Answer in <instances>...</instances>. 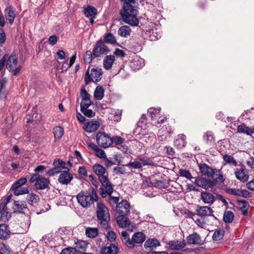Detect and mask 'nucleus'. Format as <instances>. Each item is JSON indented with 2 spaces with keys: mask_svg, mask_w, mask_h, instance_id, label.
Segmentation results:
<instances>
[{
  "mask_svg": "<svg viewBox=\"0 0 254 254\" xmlns=\"http://www.w3.org/2000/svg\"><path fill=\"white\" fill-rule=\"evenodd\" d=\"M54 167L53 168L49 170L46 172V175L52 176L54 175L55 174L61 173L63 171V168H65V167L64 166H59Z\"/></svg>",
  "mask_w": 254,
  "mask_h": 254,
  "instance_id": "4c0bfd02",
  "label": "nucleus"
},
{
  "mask_svg": "<svg viewBox=\"0 0 254 254\" xmlns=\"http://www.w3.org/2000/svg\"><path fill=\"white\" fill-rule=\"evenodd\" d=\"M131 32L130 27L127 25L121 26L118 31V34L124 37H127L130 35Z\"/></svg>",
  "mask_w": 254,
  "mask_h": 254,
  "instance_id": "7c9ffc66",
  "label": "nucleus"
},
{
  "mask_svg": "<svg viewBox=\"0 0 254 254\" xmlns=\"http://www.w3.org/2000/svg\"><path fill=\"white\" fill-rule=\"evenodd\" d=\"M104 96V89L102 86H98L94 92V97L98 100H102Z\"/></svg>",
  "mask_w": 254,
  "mask_h": 254,
  "instance_id": "c9c22d12",
  "label": "nucleus"
},
{
  "mask_svg": "<svg viewBox=\"0 0 254 254\" xmlns=\"http://www.w3.org/2000/svg\"><path fill=\"white\" fill-rule=\"evenodd\" d=\"M96 212L97 219L100 221V224L102 228L108 229L110 215L107 207L102 202H98Z\"/></svg>",
  "mask_w": 254,
  "mask_h": 254,
  "instance_id": "7ed1b4c3",
  "label": "nucleus"
},
{
  "mask_svg": "<svg viewBox=\"0 0 254 254\" xmlns=\"http://www.w3.org/2000/svg\"><path fill=\"white\" fill-rule=\"evenodd\" d=\"M234 217V213L231 211H228L224 213L223 220L226 223H230L233 220Z\"/></svg>",
  "mask_w": 254,
  "mask_h": 254,
  "instance_id": "49530a36",
  "label": "nucleus"
},
{
  "mask_svg": "<svg viewBox=\"0 0 254 254\" xmlns=\"http://www.w3.org/2000/svg\"><path fill=\"white\" fill-rule=\"evenodd\" d=\"M125 166L134 169H139L142 168V164L140 162L138 158L135 159L133 162H130Z\"/></svg>",
  "mask_w": 254,
  "mask_h": 254,
  "instance_id": "79ce46f5",
  "label": "nucleus"
},
{
  "mask_svg": "<svg viewBox=\"0 0 254 254\" xmlns=\"http://www.w3.org/2000/svg\"><path fill=\"white\" fill-rule=\"evenodd\" d=\"M104 41L106 43L112 44H115L117 42L115 36L111 33L105 34Z\"/></svg>",
  "mask_w": 254,
  "mask_h": 254,
  "instance_id": "de8ad7c7",
  "label": "nucleus"
},
{
  "mask_svg": "<svg viewBox=\"0 0 254 254\" xmlns=\"http://www.w3.org/2000/svg\"><path fill=\"white\" fill-rule=\"evenodd\" d=\"M0 254H10L8 248L4 244H0Z\"/></svg>",
  "mask_w": 254,
  "mask_h": 254,
  "instance_id": "0e129e2a",
  "label": "nucleus"
},
{
  "mask_svg": "<svg viewBox=\"0 0 254 254\" xmlns=\"http://www.w3.org/2000/svg\"><path fill=\"white\" fill-rule=\"evenodd\" d=\"M77 202L84 208H89L95 201H98L97 192L93 188L86 191H81L76 195Z\"/></svg>",
  "mask_w": 254,
  "mask_h": 254,
  "instance_id": "f03ea898",
  "label": "nucleus"
},
{
  "mask_svg": "<svg viewBox=\"0 0 254 254\" xmlns=\"http://www.w3.org/2000/svg\"><path fill=\"white\" fill-rule=\"evenodd\" d=\"M195 183L205 190L211 189L215 185V181L205 178H195Z\"/></svg>",
  "mask_w": 254,
  "mask_h": 254,
  "instance_id": "9d476101",
  "label": "nucleus"
},
{
  "mask_svg": "<svg viewBox=\"0 0 254 254\" xmlns=\"http://www.w3.org/2000/svg\"><path fill=\"white\" fill-rule=\"evenodd\" d=\"M63 171L59 176L58 181L62 185H67L70 183L73 179L72 174L69 172V169L66 167L63 168Z\"/></svg>",
  "mask_w": 254,
  "mask_h": 254,
  "instance_id": "1a4fd4ad",
  "label": "nucleus"
},
{
  "mask_svg": "<svg viewBox=\"0 0 254 254\" xmlns=\"http://www.w3.org/2000/svg\"><path fill=\"white\" fill-rule=\"evenodd\" d=\"M118 252V248L114 244L108 247H104L101 249L102 254H116Z\"/></svg>",
  "mask_w": 254,
  "mask_h": 254,
  "instance_id": "5701e85b",
  "label": "nucleus"
},
{
  "mask_svg": "<svg viewBox=\"0 0 254 254\" xmlns=\"http://www.w3.org/2000/svg\"><path fill=\"white\" fill-rule=\"evenodd\" d=\"M223 159L227 163L231 164L234 166H236L237 165V161L232 156L225 155L223 156Z\"/></svg>",
  "mask_w": 254,
  "mask_h": 254,
  "instance_id": "8fccbe9b",
  "label": "nucleus"
},
{
  "mask_svg": "<svg viewBox=\"0 0 254 254\" xmlns=\"http://www.w3.org/2000/svg\"><path fill=\"white\" fill-rule=\"evenodd\" d=\"M114 172L117 175L123 174L126 173V169L124 166H118L114 168Z\"/></svg>",
  "mask_w": 254,
  "mask_h": 254,
  "instance_id": "680f3d73",
  "label": "nucleus"
},
{
  "mask_svg": "<svg viewBox=\"0 0 254 254\" xmlns=\"http://www.w3.org/2000/svg\"><path fill=\"white\" fill-rule=\"evenodd\" d=\"M27 179L25 177H22L13 184L11 189L12 190L19 189L21 186L26 184Z\"/></svg>",
  "mask_w": 254,
  "mask_h": 254,
  "instance_id": "ea45409f",
  "label": "nucleus"
},
{
  "mask_svg": "<svg viewBox=\"0 0 254 254\" xmlns=\"http://www.w3.org/2000/svg\"><path fill=\"white\" fill-rule=\"evenodd\" d=\"M203 139L206 143H211L214 141V135L211 131H207L203 135Z\"/></svg>",
  "mask_w": 254,
  "mask_h": 254,
  "instance_id": "09e8293b",
  "label": "nucleus"
},
{
  "mask_svg": "<svg viewBox=\"0 0 254 254\" xmlns=\"http://www.w3.org/2000/svg\"><path fill=\"white\" fill-rule=\"evenodd\" d=\"M83 13L87 17L95 16L97 14V10L93 6L88 5L83 7Z\"/></svg>",
  "mask_w": 254,
  "mask_h": 254,
  "instance_id": "c756f323",
  "label": "nucleus"
},
{
  "mask_svg": "<svg viewBox=\"0 0 254 254\" xmlns=\"http://www.w3.org/2000/svg\"><path fill=\"white\" fill-rule=\"evenodd\" d=\"M109 51V49L104 42L102 41H98L93 50V54L96 57H98L101 55L106 54Z\"/></svg>",
  "mask_w": 254,
  "mask_h": 254,
  "instance_id": "f8f14e48",
  "label": "nucleus"
},
{
  "mask_svg": "<svg viewBox=\"0 0 254 254\" xmlns=\"http://www.w3.org/2000/svg\"><path fill=\"white\" fill-rule=\"evenodd\" d=\"M96 141L99 146L104 148H107L113 144L112 138L108 134L102 132L97 133Z\"/></svg>",
  "mask_w": 254,
  "mask_h": 254,
  "instance_id": "0eeeda50",
  "label": "nucleus"
},
{
  "mask_svg": "<svg viewBox=\"0 0 254 254\" xmlns=\"http://www.w3.org/2000/svg\"><path fill=\"white\" fill-rule=\"evenodd\" d=\"M32 183L35 182V186L38 190H44L47 188L50 184V180L48 178L42 177L39 173L33 175L29 180Z\"/></svg>",
  "mask_w": 254,
  "mask_h": 254,
  "instance_id": "39448f33",
  "label": "nucleus"
},
{
  "mask_svg": "<svg viewBox=\"0 0 254 254\" xmlns=\"http://www.w3.org/2000/svg\"><path fill=\"white\" fill-rule=\"evenodd\" d=\"M92 60V52L90 51H87L84 56V62L86 64H89Z\"/></svg>",
  "mask_w": 254,
  "mask_h": 254,
  "instance_id": "5fc2aeb1",
  "label": "nucleus"
},
{
  "mask_svg": "<svg viewBox=\"0 0 254 254\" xmlns=\"http://www.w3.org/2000/svg\"><path fill=\"white\" fill-rule=\"evenodd\" d=\"M237 179L242 182H247L249 178L248 171L245 168H237L235 172Z\"/></svg>",
  "mask_w": 254,
  "mask_h": 254,
  "instance_id": "f3484780",
  "label": "nucleus"
},
{
  "mask_svg": "<svg viewBox=\"0 0 254 254\" xmlns=\"http://www.w3.org/2000/svg\"><path fill=\"white\" fill-rule=\"evenodd\" d=\"M119 200H120V198L118 196H112V195H110L109 196L108 201H109V203L111 205H114L115 204L117 205V204L119 203Z\"/></svg>",
  "mask_w": 254,
  "mask_h": 254,
  "instance_id": "864d4df0",
  "label": "nucleus"
},
{
  "mask_svg": "<svg viewBox=\"0 0 254 254\" xmlns=\"http://www.w3.org/2000/svg\"><path fill=\"white\" fill-rule=\"evenodd\" d=\"M226 192L234 195L239 196L240 190L237 189L229 188L226 190Z\"/></svg>",
  "mask_w": 254,
  "mask_h": 254,
  "instance_id": "e2e57ef3",
  "label": "nucleus"
},
{
  "mask_svg": "<svg viewBox=\"0 0 254 254\" xmlns=\"http://www.w3.org/2000/svg\"><path fill=\"white\" fill-rule=\"evenodd\" d=\"M138 160L142 164V167L144 166H153L154 165V163L151 160V159L146 157H140L138 158Z\"/></svg>",
  "mask_w": 254,
  "mask_h": 254,
  "instance_id": "a19ab883",
  "label": "nucleus"
},
{
  "mask_svg": "<svg viewBox=\"0 0 254 254\" xmlns=\"http://www.w3.org/2000/svg\"><path fill=\"white\" fill-rule=\"evenodd\" d=\"M102 69L100 68H93L90 71L88 69L85 74V84H89L91 81L94 82L99 81L102 78Z\"/></svg>",
  "mask_w": 254,
  "mask_h": 254,
  "instance_id": "20e7f679",
  "label": "nucleus"
},
{
  "mask_svg": "<svg viewBox=\"0 0 254 254\" xmlns=\"http://www.w3.org/2000/svg\"><path fill=\"white\" fill-rule=\"evenodd\" d=\"M224 235V231L223 229L216 230L214 232L212 239L214 241H219L221 240Z\"/></svg>",
  "mask_w": 254,
  "mask_h": 254,
  "instance_id": "37998d69",
  "label": "nucleus"
},
{
  "mask_svg": "<svg viewBox=\"0 0 254 254\" xmlns=\"http://www.w3.org/2000/svg\"><path fill=\"white\" fill-rule=\"evenodd\" d=\"M169 245L172 250H179L184 248L186 245V243L185 240L171 241L169 242Z\"/></svg>",
  "mask_w": 254,
  "mask_h": 254,
  "instance_id": "4be33fe9",
  "label": "nucleus"
},
{
  "mask_svg": "<svg viewBox=\"0 0 254 254\" xmlns=\"http://www.w3.org/2000/svg\"><path fill=\"white\" fill-rule=\"evenodd\" d=\"M144 247L153 249L156 247L160 246L159 241L156 239H149L144 243Z\"/></svg>",
  "mask_w": 254,
  "mask_h": 254,
  "instance_id": "72a5a7b5",
  "label": "nucleus"
},
{
  "mask_svg": "<svg viewBox=\"0 0 254 254\" xmlns=\"http://www.w3.org/2000/svg\"><path fill=\"white\" fill-rule=\"evenodd\" d=\"M26 203L24 201H15L14 202V209L19 212H23V210L27 208Z\"/></svg>",
  "mask_w": 254,
  "mask_h": 254,
  "instance_id": "2f4dec72",
  "label": "nucleus"
},
{
  "mask_svg": "<svg viewBox=\"0 0 254 254\" xmlns=\"http://www.w3.org/2000/svg\"><path fill=\"white\" fill-rule=\"evenodd\" d=\"M144 65V63L143 60L140 57H136L132 60L131 66L134 70H138L143 67Z\"/></svg>",
  "mask_w": 254,
  "mask_h": 254,
  "instance_id": "a878e982",
  "label": "nucleus"
},
{
  "mask_svg": "<svg viewBox=\"0 0 254 254\" xmlns=\"http://www.w3.org/2000/svg\"><path fill=\"white\" fill-rule=\"evenodd\" d=\"M95 154L96 156L100 158H104L106 157L105 151L99 148L95 151Z\"/></svg>",
  "mask_w": 254,
  "mask_h": 254,
  "instance_id": "338daca9",
  "label": "nucleus"
},
{
  "mask_svg": "<svg viewBox=\"0 0 254 254\" xmlns=\"http://www.w3.org/2000/svg\"><path fill=\"white\" fill-rule=\"evenodd\" d=\"M132 240L134 243L141 244L145 240V236L141 232L135 233L132 237Z\"/></svg>",
  "mask_w": 254,
  "mask_h": 254,
  "instance_id": "473e14b6",
  "label": "nucleus"
},
{
  "mask_svg": "<svg viewBox=\"0 0 254 254\" xmlns=\"http://www.w3.org/2000/svg\"><path fill=\"white\" fill-rule=\"evenodd\" d=\"M200 198L204 203L210 205L213 203L215 200L213 194L207 191H202L200 194Z\"/></svg>",
  "mask_w": 254,
  "mask_h": 254,
  "instance_id": "a211bd4d",
  "label": "nucleus"
},
{
  "mask_svg": "<svg viewBox=\"0 0 254 254\" xmlns=\"http://www.w3.org/2000/svg\"><path fill=\"white\" fill-rule=\"evenodd\" d=\"M137 2L134 3H125L123 4L120 14L123 21L131 26H137L139 20L137 17L138 10L136 8Z\"/></svg>",
  "mask_w": 254,
  "mask_h": 254,
  "instance_id": "f257e3e1",
  "label": "nucleus"
},
{
  "mask_svg": "<svg viewBox=\"0 0 254 254\" xmlns=\"http://www.w3.org/2000/svg\"><path fill=\"white\" fill-rule=\"evenodd\" d=\"M80 96L82 99L80 103V111L88 108L92 104L90 100V95L84 88L81 90Z\"/></svg>",
  "mask_w": 254,
  "mask_h": 254,
  "instance_id": "9b49d317",
  "label": "nucleus"
},
{
  "mask_svg": "<svg viewBox=\"0 0 254 254\" xmlns=\"http://www.w3.org/2000/svg\"><path fill=\"white\" fill-rule=\"evenodd\" d=\"M199 169L202 175L212 178H214L215 174V169H212L205 163L199 164Z\"/></svg>",
  "mask_w": 254,
  "mask_h": 254,
  "instance_id": "2eb2a0df",
  "label": "nucleus"
},
{
  "mask_svg": "<svg viewBox=\"0 0 254 254\" xmlns=\"http://www.w3.org/2000/svg\"><path fill=\"white\" fill-rule=\"evenodd\" d=\"M160 111L159 109L151 108L148 110V113L153 119V118H156L159 117Z\"/></svg>",
  "mask_w": 254,
  "mask_h": 254,
  "instance_id": "3c124183",
  "label": "nucleus"
},
{
  "mask_svg": "<svg viewBox=\"0 0 254 254\" xmlns=\"http://www.w3.org/2000/svg\"><path fill=\"white\" fill-rule=\"evenodd\" d=\"M5 17L6 19L8 21L10 24H12L14 20L15 17V11L12 8V7L9 6L7 7L5 10Z\"/></svg>",
  "mask_w": 254,
  "mask_h": 254,
  "instance_id": "bb28decb",
  "label": "nucleus"
},
{
  "mask_svg": "<svg viewBox=\"0 0 254 254\" xmlns=\"http://www.w3.org/2000/svg\"><path fill=\"white\" fill-rule=\"evenodd\" d=\"M27 199L28 203L31 205H34L37 203L39 200V196L33 193L28 195L27 196Z\"/></svg>",
  "mask_w": 254,
  "mask_h": 254,
  "instance_id": "a18cd8bd",
  "label": "nucleus"
},
{
  "mask_svg": "<svg viewBox=\"0 0 254 254\" xmlns=\"http://www.w3.org/2000/svg\"><path fill=\"white\" fill-rule=\"evenodd\" d=\"M9 201L8 197L5 198L0 204V220L2 222H6L8 220L10 217V214L8 211V208L6 206Z\"/></svg>",
  "mask_w": 254,
  "mask_h": 254,
  "instance_id": "6e6552de",
  "label": "nucleus"
},
{
  "mask_svg": "<svg viewBox=\"0 0 254 254\" xmlns=\"http://www.w3.org/2000/svg\"><path fill=\"white\" fill-rule=\"evenodd\" d=\"M75 249L71 247H67L64 249L60 254H76Z\"/></svg>",
  "mask_w": 254,
  "mask_h": 254,
  "instance_id": "4d7b16f0",
  "label": "nucleus"
},
{
  "mask_svg": "<svg viewBox=\"0 0 254 254\" xmlns=\"http://www.w3.org/2000/svg\"><path fill=\"white\" fill-rule=\"evenodd\" d=\"M14 194L15 195H19L23 194H27L28 193L29 190L27 188H19L18 189L13 190Z\"/></svg>",
  "mask_w": 254,
  "mask_h": 254,
  "instance_id": "603ef678",
  "label": "nucleus"
},
{
  "mask_svg": "<svg viewBox=\"0 0 254 254\" xmlns=\"http://www.w3.org/2000/svg\"><path fill=\"white\" fill-rule=\"evenodd\" d=\"M99 126L98 121H90L84 124V128L87 132H91L96 130Z\"/></svg>",
  "mask_w": 254,
  "mask_h": 254,
  "instance_id": "aec40b11",
  "label": "nucleus"
},
{
  "mask_svg": "<svg viewBox=\"0 0 254 254\" xmlns=\"http://www.w3.org/2000/svg\"><path fill=\"white\" fill-rule=\"evenodd\" d=\"M125 216L120 214L117 218V224L121 227H126L130 224L129 220Z\"/></svg>",
  "mask_w": 254,
  "mask_h": 254,
  "instance_id": "c85d7f7f",
  "label": "nucleus"
},
{
  "mask_svg": "<svg viewBox=\"0 0 254 254\" xmlns=\"http://www.w3.org/2000/svg\"><path fill=\"white\" fill-rule=\"evenodd\" d=\"M85 234L88 238H95L98 234V230L96 228L87 227L85 230Z\"/></svg>",
  "mask_w": 254,
  "mask_h": 254,
  "instance_id": "e433bc0d",
  "label": "nucleus"
},
{
  "mask_svg": "<svg viewBox=\"0 0 254 254\" xmlns=\"http://www.w3.org/2000/svg\"><path fill=\"white\" fill-rule=\"evenodd\" d=\"M81 112L86 117L88 118H92L95 116V113L92 110L88 109L86 108V109L82 110Z\"/></svg>",
  "mask_w": 254,
  "mask_h": 254,
  "instance_id": "13d9d810",
  "label": "nucleus"
},
{
  "mask_svg": "<svg viewBox=\"0 0 254 254\" xmlns=\"http://www.w3.org/2000/svg\"><path fill=\"white\" fill-rule=\"evenodd\" d=\"M10 235L8 226L5 224H0V239L5 240L9 237Z\"/></svg>",
  "mask_w": 254,
  "mask_h": 254,
  "instance_id": "412c9836",
  "label": "nucleus"
},
{
  "mask_svg": "<svg viewBox=\"0 0 254 254\" xmlns=\"http://www.w3.org/2000/svg\"><path fill=\"white\" fill-rule=\"evenodd\" d=\"M88 243L83 240H77L74 242V248L76 253H84L87 247Z\"/></svg>",
  "mask_w": 254,
  "mask_h": 254,
  "instance_id": "6ab92c4d",
  "label": "nucleus"
},
{
  "mask_svg": "<svg viewBox=\"0 0 254 254\" xmlns=\"http://www.w3.org/2000/svg\"><path fill=\"white\" fill-rule=\"evenodd\" d=\"M106 237L110 242H113L116 240V235L113 231H109L107 233Z\"/></svg>",
  "mask_w": 254,
  "mask_h": 254,
  "instance_id": "774afa93",
  "label": "nucleus"
},
{
  "mask_svg": "<svg viewBox=\"0 0 254 254\" xmlns=\"http://www.w3.org/2000/svg\"><path fill=\"white\" fill-rule=\"evenodd\" d=\"M98 177L103 186L104 185H107L108 183H110L107 177L105 175V174L99 175L98 176Z\"/></svg>",
  "mask_w": 254,
  "mask_h": 254,
  "instance_id": "bf43d9fd",
  "label": "nucleus"
},
{
  "mask_svg": "<svg viewBox=\"0 0 254 254\" xmlns=\"http://www.w3.org/2000/svg\"><path fill=\"white\" fill-rule=\"evenodd\" d=\"M17 57L16 55L11 54L6 59V67L14 75H16L19 72L21 66L18 65Z\"/></svg>",
  "mask_w": 254,
  "mask_h": 254,
  "instance_id": "423d86ee",
  "label": "nucleus"
},
{
  "mask_svg": "<svg viewBox=\"0 0 254 254\" xmlns=\"http://www.w3.org/2000/svg\"><path fill=\"white\" fill-rule=\"evenodd\" d=\"M181 176L184 177L187 179H190L192 178L190 173L186 170H181L180 171Z\"/></svg>",
  "mask_w": 254,
  "mask_h": 254,
  "instance_id": "052dcab7",
  "label": "nucleus"
},
{
  "mask_svg": "<svg viewBox=\"0 0 254 254\" xmlns=\"http://www.w3.org/2000/svg\"><path fill=\"white\" fill-rule=\"evenodd\" d=\"M112 140H113V143L114 142L117 145H121L124 143L125 141L123 138L118 136L112 138Z\"/></svg>",
  "mask_w": 254,
  "mask_h": 254,
  "instance_id": "69168bd1",
  "label": "nucleus"
},
{
  "mask_svg": "<svg viewBox=\"0 0 254 254\" xmlns=\"http://www.w3.org/2000/svg\"><path fill=\"white\" fill-rule=\"evenodd\" d=\"M195 211L196 215L201 217L213 216V210L208 206H197Z\"/></svg>",
  "mask_w": 254,
  "mask_h": 254,
  "instance_id": "dca6fc26",
  "label": "nucleus"
},
{
  "mask_svg": "<svg viewBox=\"0 0 254 254\" xmlns=\"http://www.w3.org/2000/svg\"><path fill=\"white\" fill-rule=\"evenodd\" d=\"M237 129L238 132L239 133H245L249 135H252V134L253 133V130H252V128L249 127L245 124L238 126Z\"/></svg>",
  "mask_w": 254,
  "mask_h": 254,
  "instance_id": "f704fd0d",
  "label": "nucleus"
},
{
  "mask_svg": "<svg viewBox=\"0 0 254 254\" xmlns=\"http://www.w3.org/2000/svg\"><path fill=\"white\" fill-rule=\"evenodd\" d=\"M237 204L238 207L241 210L242 214L244 215L248 214V209L250 206L249 203L246 200H237Z\"/></svg>",
  "mask_w": 254,
  "mask_h": 254,
  "instance_id": "393cba45",
  "label": "nucleus"
},
{
  "mask_svg": "<svg viewBox=\"0 0 254 254\" xmlns=\"http://www.w3.org/2000/svg\"><path fill=\"white\" fill-rule=\"evenodd\" d=\"M54 136L56 138H60L64 134V128L58 126L53 128V129Z\"/></svg>",
  "mask_w": 254,
  "mask_h": 254,
  "instance_id": "c03bdc74",
  "label": "nucleus"
},
{
  "mask_svg": "<svg viewBox=\"0 0 254 254\" xmlns=\"http://www.w3.org/2000/svg\"><path fill=\"white\" fill-rule=\"evenodd\" d=\"M115 60V56L113 55L106 56L103 61L104 67L107 70L111 69Z\"/></svg>",
  "mask_w": 254,
  "mask_h": 254,
  "instance_id": "cd10ccee",
  "label": "nucleus"
},
{
  "mask_svg": "<svg viewBox=\"0 0 254 254\" xmlns=\"http://www.w3.org/2000/svg\"><path fill=\"white\" fill-rule=\"evenodd\" d=\"M117 211L119 214L127 215L130 212V205L126 200H123L116 205Z\"/></svg>",
  "mask_w": 254,
  "mask_h": 254,
  "instance_id": "ddd939ff",
  "label": "nucleus"
},
{
  "mask_svg": "<svg viewBox=\"0 0 254 254\" xmlns=\"http://www.w3.org/2000/svg\"><path fill=\"white\" fill-rule=\"evenodd\" d=\"M215 175L217 176L215 178V182L223 183L224 181V179L222 174L221 173L220 170L215 169Z\"/></svg>",
  "mask_w": 254,
  "mask_h": 254,
  "instance_id": "6e6d98bb",
  "label": "nucleus"
},
{
  "mask_svg": "<svg viewBox=\"0 0 254 254\" xmlns=\"http://www.w3.org/2000/svg\"><path fill=\"white\" fill-rule=\"evenodd\" d=\"M186 143V136L183 134L178 135L174 142L175 145L179 149H182L185 147Z\"/></svg>",
  "mask_w": 254,
  "mask_h": 254,
  "instance_id": "b1692460",
  "label": "nucleus"
},
{
  "mask_svg": "<svg viewBox=\"0 0 254 254\" xmlns=\"http://www.w3.org/2000/svg\"><path fill=\"white\" fill-rule=\"evenodd\" d=\"M187 244L190 245L201 246L204 244V241L196 233H193L192 234L189 235L187 237Z\"/></svg>",
  "mask_w": 254,
  "mask_h": 254,
  "instance_id": "4468645a",
  "label": "nucleus"
},
{
  "mask_svg": "<svg viewBox=\"0 0 254 254\" xmlns=\"http://www.w3.org/2000/svg\"><path fill=\"white\" fill-rule=\"evenodd\" d=\"M93 170L97 176L105 174L106 173L105 168L103 166L98 164H95L93 165Z\"/></svg>",
  "mask_w": 254,
  "mask_h": 254,
  "instance_id": "58836bf2",
  "label": "nucleus"
}]
</instances>
